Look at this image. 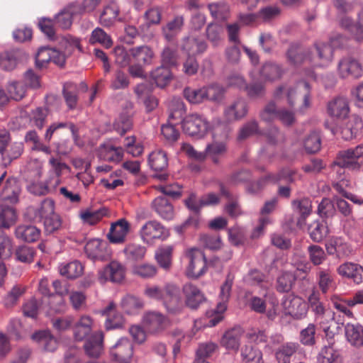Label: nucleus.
I'll list each match as a JSON object with an SVG mask.
<instances>
[{"mask_svg":"<svg viewBox=\"0 0 363 363\" xmlns=\"http://www.w3.org/2000/svg\"><path fill=\"white\" fill-rule=\"evenodd\" d=\"M145 23L140 26L143 31H145L153 25H157L161 21V11L159 8H151L144 14Z\"/></svg>","mask_w":363,"mask_h":363,"instance_id":"62","label":"nucleus"},{"mask_svg":"<svg viewBox=\"0 0 363 363\" xmlns=\"http://www.w3.org/2000/svg\"><path fill=\"white\" fill-rule=\"evenodd\" d=\"M321 318V328L325 334L328 346H325L319 354V363H335L339 357L338 352L332 345L334 342V335L338 328L334 319V313L330 309H324L319 304V318Z\"/></svg>","mask_w":363,"mask_h":363,"instance_id":"1","label":"nucleus"},{"mask_svg":"<svg viewBox=\"0 0 363 363\" xmlns=\"http://www.w3.org/2000/svg\"><path fill=\"white\" fill-rule=\"evenodd\" d=\"M125 277V267L117 261H113L99 272V279L101 283L108 280L119 283Z\"/></svg>","mask_w":363,"mask_h":363,"instance_id":"16","label":"nucleus"},{"mask_svg":"<svg viewBox=\"0 0 363 363\" xmlns=\"http://www.w3.org/2000/svg\"><path fill=\"white\" fill-rule=\"evenodd\" d=\"M131 116L127 113H121L113 123L115 130L121 135L125 134L132 128Z\"/></svg>","mask_w":363,"mask_h":363,"instance_id":"58","label":"nucleus"},{"mask_svg":"<svg viewBox=\"0 0 363 363\" xmlns=\"http://www.w3.org/2000/svg\"><path fill=\"white\" fill-rule=\"evenodd\" d=\"M185 99L191 104H198L206 100L204 87L193 89L186 87L184 89Z\"/></svg>","mask_w":363,"mask_h":363,"instance_id":"60","label":"nucleus"},{"mask_svg":"<svg viewBox=\"0 0 363 363\" xmlns=\"http://www.w3.org/2000/svg\"><path fill=\"white\" fill-rule=\"evenodd\" d=\"M162 65L167 67H172L177 65L179 55L175 47L165 46L161 52Z\"/></svg>","mask_w":363,"mask_h":363,"instance_id":"48","label":"nucleus"},{"mask_svg":"<svg viewBox=\"0 0 363 363\" xmlns=\"http://www.w3.org/2000/svg\"><path fill=\"white\" fill-rule=\"evenodd\" d=\"M104 335L101 331L96 332L89 336L84 345L86 354L90 357H98L103 351Z\"/></svg>","mask_w":363,"mask_h":363,"instance_id":"24","label":"nucleus"},{"mask_svg":"<svg viewBox=\"0 0 363 363\" xmlns=\"http://www.w3.org/2000/svg\"><path fill=\"white\" fill-rule=\"evenodd\" d=\"M89 41L92 45L99 43L106 48L112 45L110 36L101 28L92 30Z\"/></svg>","mask_w":363,"mask_h":363,"instance_id":"54","label":"nucleus"},{"mask_svg":"<svg viewBox=\"0 0 363 363\" xmlns=\"http://www.w3.org/2000/svg\"><path fill=\"white\" fill-rule=\"evenodd\" d=\"M296 277L291 272H285L282 273L278 278L277 282V289L280 292H288L291 290Z\"/></svg>","mask_w":363,"mask_h":363,"instance_id":"63","label":"nucleus"},{"mask_svg":"<svg viewBox=\"0 0 363 363\" xmlns=\"http://www.w3.org/2000/svg\"><path fill=\"white\" fill-rule=\"evenodd\" d=\"M87 257L93 260H104L109 256L107 243L99 239L88 241L84 247Z\"/></svg>","mask_w":363,"mask_h":363,"instance_id":"19","label":"nucleus"},{"mask_svg":"<svg viewBox=\"0 0 363 363\" xmlns=\"http://www.w3.org/2000/svg\"><path fill=\"white\" fill-rule=\"evenodd\" d=\"M294 209L301 215L297 225L301 226L302 220H304L311 212L312 204L309 199L305 198L301 200H294L292 202Z\"/></svg>","mask_w":363,"mask_h":363,"instance_id":"51","label":"nucleus"},{"mask_svg":"<svg viewBox=\"0 0 363 363\" xmlns=\"http://www.w3.org/2000/svg\"><path fill=\"white\" fill-rule=\"evenodd\" d=\"M144 323L150 332L157 333L166 327L167 320L162 314L150 312L144 317Z\"/></svg>","mask_w":363,"mask_h":363,"instance_id":"33","label":"nucleus"},{"mask_svg":"<svg viewBox=\"0 0 363 363\" xmlns=\"http://www.w3.org/2000/svg\"><path fill=\"white\" fill-rule=\"evenodd\" d=\"M363 127V123L358 116L352 115L341 128V135L344 140H350L356 138Z\"/></svg>","mask_w":363,"mask_h":363,"instance_id":"23","label":"nucleus"},{"mask_svg":"<svg viewBox=\"0 0 363 363\" xmlns=\"http://www.w3.org/2000/svg\"><path fill=\"white\" fill-rule=\"evenodd\" d=\"M233 282V278L230 276H228L225 281L221 286L219 294L220 301L217 304L215 311V317L212 318L208 321V325L209 327H213L222 320L223 318L222 314L227 308V301L230 297Z\"/></svg>","mask_w":363,"mask_h":363,"instance_id":"11","label":"nucleus"},{"mask_svg":"<svg viewBox=\"0 0 363 363\" xmlns=\"http://www.w3.org/2000/svg\"><path fill=\"white\" fill-rule=\"evenodd\" d=\"M282 306L286 314L296 319L303 318L307 313V303L298 296L290 295L286 297Z\"/></svg>","mask_w":363,"mask_h":363,"instance_id":"15","label":"nucleus"},{"mask_svg":"<svg viewBox=\"0 0 363 363\" xmlns=\"http://www.w3.org/2000/svg\"><path fill=\"white\" fill-rule=\"evenodd\" d=\"M29 211L33 214V219L41 221L53 215L55 213V203L50 199H44L39 207L30 208Z\"/></svg>","mask_w":363,"mask_h":363,"instance_id":"36","label":"nucleus"},{"mask_svg":"<svg viewBox=\"0 0 363 363\" xmlns=\"http://www.w3.org/2000/svg\"><path fill=\"white\" fill-rule=\"evenodd\" d=\"M180 48L187 56H196L206 50L207 44L198 36L189 34V35L182 38Z\"/></svg>","mask_w":363,"mask_h":363,"instance_id":"17","label":"nucleus"},{"mask_svg":"<svg viewBox=\"0 0 363 363\" xmlns=\"http://www.w3.org/2000/svg\"><path fill=\"white\" fill-rule=\"evenodd\" d=\"M247 112L248 106L245 100L237 99L225 106L223 116L226 122L233 123L242 119Z\"/></svg>","mask_w":363,"mask_h":363,"instance_id":"12","label":"nucleus"},{"mask_svg":"<svg viewBox=\"0 0 363 363\" xmlns=\"http://www.w3.org/2000/svg\"><path fill=\"white\" fill-rule=\"evenodd\" d=\"M106 210L105 208H100L99 210L87 209L82 211L79 213V217L84 223L89 225H94L98 223L105 215Z\"/></svg>","mask_w":363,"mask_h":363,"instance_id":"55","label":"nucleus"},{"mask_svg":"<svg viewBox=\"0 0 363 363\" xmlns=\"http://www.w3.org/2000/svg\"><path fill=\"white\" fill-rule=\"evenodd\" d=\"M99 157L108 162H120L123 157V149L121 147H115L111 143L102 144L98 150Z\"/></svg>","mask_w":363,"mask_h":363,"instance_id":"28","label":"nucleus"},{"mask_svg":"<svg viewBox=\"0 0 363 363\" xmlns=\"http://www.w3.org/2000/svg\"><path fill=\"white\" fill-rule=\"evenodd\" d=\"M121 307L127 313L135 314L143 307V303L138 297L128 294L123 298Z\"/></svg>","mask_w":363,"mask_h":363,"instance_id":"50","label":"nucleus"},{"mask_svg":"<svg viewBox=\"0 0 363 363\" xmlns=\"http://www.w3.org/2000/svg\"><path fill=\"white\" fill-rule=\"evenodd\" d=\"M327 113L333 118L338 119L345 118L350 113L347 99L342 96L333 98L328 103Z\"/></svg>","mask_w":363,"mask_h":363,"instance_id":"18","label":"nucleus"},{"mask_svg":"<svg viewBox=\"0 0 363 363\" xmlns=\"http://www.w3.org/2000/svg\"><path fill=\"white\" fill-rule=\"evenodd\" d=\"M77 86L71 82L66 83L63 88V95L66 104L70 109L76 108L77 103Z\"/></svg>","mask_w":363,"mask_h":363,"instance_id":"61","label":"nucleus"},{"mask_svg":"<svg viewBox=\"0 0 363 363\" xmlns=\"http://www.w3.org/2000/svg\"><path fill=\"white\" fill-rule=\"evenodd\" d=\"M23 149V143L11 142L9 133L0 134V155L4 167L10 165L13 160L21 157Z\"/></svg>","mask_w":363,"mask_h":363,"instance_id":"4","label":"nucleus"},{"mask_svg":"<svg viewBox=\"0 0 363 363\" xmlns=\"http://www.w3.org/2000/svg\"><path fill=\"white\" fill-rule=\"evenodd\" d=\"M151 77L159 87H164L172 79L170 68L164 65L157 67L151 72Z\"/></svg>","mask_w":363,"mask_h":363,"instance_id":"43","label":"nucleus"},{"mask_svg":"<svg viewBox=\"0 0 363 363\" xmlns=\"http://www.w3.org/2000/svg\"><path fill=\"white\" fill-rule=\"evenodd\" d=\"M162 304L169 314L178 315L183 311L184 305L180 295V290L177 286L174 284L165 286Z\"/></svg>","mask_w":363,"mask_h":363,"instance_id":"8","label":"nucleus"},{"mask_svg":"<svg viewBox=\"0 0 363 363\" xmlns=\"http://www.w3.org/2000/svg\"><path fill=\"white\" fill-rule=\"evenodd\" d=\"M337 73L342 79H358L363 75V66L362 62L355 57L347 55L343 57L338 62Z\"/></svg>","mask_w":363,"mask_h":363,"instance_id":"9","label":"nucleus"},{"mask_svg":"<svg viewBox=\"0 0 363 363\" xmlns=\"http://www.w3.org/2000/svg\"><path fill=\"white\" fill-rule=\"evenodd\" d=\"M129 230L130 225L128 222L125 219L121 218L111 224L107 237L111 243H123L125 240Z\"/></svg>","mask_w":363,"mask_h":363,"instance_id":"22","label":"nucleus"},{"mask_svg":"<svg viewBox=\"0 0 363 363\" xmlns=\"http://www.w3.org/2000/svg\"><path fill=\"white\" fill-rule=\"evenodd\" d=\"M220 197L213 192L207 193L198 199L194 194L185 201L186 206L191 211L199 213L205 206H216L220 203Z\"/></svg>","mask_w":363,"mask_h":363,"instance_id":"14","label":"nucleus"},{"mask_svg":"<svg viewBox=\"0 0 363 363\" xmlns=\"http://www.w3.org/2000/svg\"><path fill=\"white\" fill-rule=\"evenodd\" d=\"M337 272L340 275L352 279L357 284L363 282V267L358 264L344 263L338 267Z\"/></svg>","mask_w":363,"mask_h":363,"instance_id":"26","label":"nucleus"},{"mask_svg":"<svg viewBox=\"0 0 363 363\" xmlns=\"http://www.w3.org/2000/svg\"><path fill=\"white\" fill-rule=\"evenodd\" d=\"M59 269L60 274L68 279H75L83 272L82 264L77 260L61 264Z\"/></svg>","mask_w":363,"mask_h":363,"instance_id":"46","label":"nucleus"},{"mask_svg":"<svg viewBox=\"0 0 363 363\" xmlns=\"http://www.w3.org/2000/svg\"><path fill=\"white\" fill-rule=\"evenodd\" d=\"M283 72V69L279 65L267 62L262 67L260 76L267 81H274L279 79Z\"/></svg>","mask_w":363,"mask_h":363,"instance_id":"42","label":"nucleus"},{"mask_svg":"<svg viewBox=\"0 0 363 363\" xmlns=\"http://www.w3.org/2000/svg\"><path fill=\"white\" fill-rule=\"evenodd\" d=\"M15 235L17 239L24 242H33L38 240L40 230L32 225H21L16 228Z\"/></svg>","mask_w":363,"mask_h":363,"instance_id":"37","label":"nucleus"},{"mask_svg":"<svg viewBox=\"0 0 363 363\" xmlns=\"http://www.w3.org/2000/svg\"><path fill=\"white\" fill-rule=\"evenodd\" d=\"M224 27L218 23H210L206 29L208 40L213 47L219 46L223 40Z\"/></svg>","mask_w":363,"mask_h":363,"instance_id":"41","label":"nucleus"},{"mask_svg":"<svg viewBox=\"0 0 363 363\" xmlns=\"http://www.w3.org/2000/svg\"><path fill=\"white\" fill-rule=\"evenodd\" d=\"M182 128L187 135L197 138H203L210 128L209 123L202 115L192 113L182 121Z\"/></svg>","mask_w":363,"mask_h":363,"instance_id":"6","label":"nucleus"},{"mask_svg":"<svg viewBox=\"0 0 363 363\" xmlns=\"http://www.w3.org/2000/svg\"><path fill=\"white\" fill-rule=\"evenodd\" d=\"M185 257L189 264L186 269V274L189 278L198 279L203 276L207 270V262L203 252L196 247L187 249Z\"/></svg>","mask_w":363,"mask_h":363,"instance_id":"3","label":"nucleus"},{"mask_svg":"<svg viewBox=\"0 0 363 363\" xmlns=\"http://www.w3.org/2000/svg\"><path fill=\"white\" fill-rule=\"evenodd\" d=\"M325 249L329 255H335L338 258H343L352 253V248L349 245L343 242L340 238L328 240L325 243Z\"/></svg>","mask_w":363,"mask_h":363,"instance_id":"31","label":"nucleus"},{"mask_svg":"<svg viewBox=\"0 0 363 363\" xmlns=\"http://www.w3.org/2000/svg\"><path fill=\"white\" fill-rule=\"evenodd\" d=\"M240 327H234L225 331L220 339V345L226 350L237 351L240 345L242 335Z\"/></svg>","mask_w":363,"mask_h":363,"instance_id":"25","label":"nucleus"},{"mask_svg":"<svg viewBox=\"0 0 363 363\" xmlns=\"http://www.w3.org/2000/svg\"><path fill=\"white\" fill-rule=\"evenodd\" d=\"M24 139L26 143L30 145L32 150L41 151L47 155L51 153L50 147L41 143L40 138L35 130L28 131Z\"/></svg>","mask_w":363,"mask_h":363,"instance_id":"47","label":"nucleus"},{"mask_svg":"<svg viewBox=\"0 0 363 363\" xmlns=\"http://www.w3.org/2000/svg\"><path fill=\"white\" fill-rule=\"evenodd\" d=\"M21 192L18 182L14 179H8L0 194L2 201L13 204L18 202Z\"/></svg>","mask_w":363,"mask_h":363,"instance_id":"32","label":"nucleus"},{"mask_svg":"<svg viewBox=\"0 0 363 363\" xmlns=\"http://www.w3.org/2000/svg\"><path fill=\"white\" fill-rule=\"evenodd\" d=\"M115 309L116 305L111 302L103 311V314L106 315L105 328L108 330L121 328L124 325L123 316Z\"/></svg>","mask_w":363,"mask_h":363,"instance_id":"27","label":"nucleus"},{"mask_svg":"<svg viewBox=\"0 0 363 363\" xmlns=\"http://www.w3.org/2000/svg\"><path fill=\"white\" fill-rule=\"evenodd\" d=\"M208 8L213 18L218 21H223L228 18L229 6L226 3L223 1L211 3L208 5Z\"/></svg>","mask_w":363,"mask_h":363,"instance_id":"49","label":"nucleus"},{"mask_svg":"<svg viewBox=\"0 0 363 363\" xmlns=\"http://www.w3.org/2000/svg\"><path fill=\"white\" fill-rule=\"evenodd\" d=\"M148 163L150 168L155 172L153 177L163 182L169 177L166 172L168 167V159L167 153L160 149L152 151L148 158Z\"/></svg>","mask_w":363,"mask_h":363,"instance_id":"10","label":"nucleus"},{"mask_svg":"<svg viewBox=\"0 0 363 363\" xmlns=\"http://www.w3.org/2000/svg\"><path fill=\"white\" fill-rule=\"evenodd\" d=\"M332 165L352 171H359L363 166V143L340 151Z\"/></svg>","mask_w":363,"mask_h":363,"instance_id":"2","label":"nucleus"},{"mask_svg":"<svg viewBox=\"0 0 363 363\" xmlns=\"http://www.w3.org/2000/svg\"><path fill=\"white\" fill-rule=\"evenodd\" d=\"M184 26V18L182 16H176L163 27L162 31L165 38L171 40L177 33H179Z\"/></svg>","mask_w":363,"mask_h":363,"instance_id":"45","label":"nucleus"},{"mask_svg":"<svg viewBox=\"0 0 363 363\" xmlns=\"http://www.w3.org/2000/svg\"><path fill=\"white\" fill-rule=\"evenodd\" d=\"M308 89L309 84L305 81H301L294 86L282 85L279 86L274 91V96L276 98H281L285 95L289 104L292 106L297 96L302 95L303 97V106L308 107L309 106L308 99Z\"/></svg>","mask_w":363,"mask_h":363,"instance_id":"5","label":"nucleus"},{"mask_svg":"<svg viewBox=\"0 0 363 363\" xmlns=\"http://www.w3.org/2000/svg\"><path fill=\"white\" fill-rule=\"evenodd\" d=\"M80 8L77 5H71L56 15L55 23L62 29L70 28L72 23V18L77 14Z\"/></svg>","mask_w":363,"mask_h":363,"instance_id":"35","label":"nucleus"},{"mask_svg":"<svg viewBox=\"0 0 363 363\" xmlns=\"http://www.w3.org/2000/svg\"><path fill=\"white\" fill-rule=\"evenodd\" d=\"M347 340L357 347L363 346V327L359 324L347 323L345 326Z\"/></svg>","mask_w":363,"mask_h":363,"instance_id":"40","label":"nucleus"},{"mask_svg":"<svg viewBox=\"0 0 363 363\" xmlns=\"http://www.w3.org/2000/svg\"><path fill=\"white\" fill-rule=\"evenodd\" d=\"M172 245H162L157 249L155 258L161 268L169 270L172 266Z\"/></svg>","mask_w":363,"mask_h":363,"instance_id":"39","label":"nucleus"},{"mask_svg":"<svg viewBox=\"0 0 363 363\" xmlns=\"http://www.w3.org/2000/svg\"><path fill=\"white\" fill-rule=\"evenodd\" d=\"M119 12V8L116 2L111 1L104 9L101 16V23L104 26H109L116 19Z\"/></svg>","mask_w":363,"mask_h":363,"instance_id":"53","label":"nucleus"},{"mask_svg":"<svg viewBox=\"0 0 363 363\" xmlns=\"http://www.w3.org/2000/svg\"><path fill=\"white\" fill-rule=\"evenodd\" d=\"M182 291L186 305L191 309H196L204 301L205 297L201 290L191 283L183 286Z\"/></svg>","mask_w":363,"mask_h":363,"instance_id":"20","label":"nucleus"},{"mask_svg":"<svg viewBox=\"0 0 363 363\" xmlns=\"http://www.w3.org/2000/svg\"><path fill=\"white\" fill-rule=\"evenodd\" d=\"M152 207L164 220H172L174 217L173 206L165 196L155 198L152 203Z\"/></svg>","mask_w":363,"mask_h":363,"instance_id":"29","label":"nucleus"},{"mask_svg":"<svg viewBox=\"0 0 363 363\" xmlns=\"http://www.w3.org/2000/svg\"><path fill=\"white\" fill-rule=\"evenodd\" d=\"M93 320L89 315H82L74 325V337L77 341H82L91 334Z\"/></svg>","mask_w":363,"mask_h":363,"instance_id":"30","label":"nucleus"},{"mask_svg":"<svg viewBox=\"0 0 363 363\" xmlns=\"http://www.w3.org/2000/svg\"><path fill=\"white\" fill-rule=\"evenodd\" d=\"M297 350L295 343L289 342L283 345L276 352V357L279 363H289L291 357Z\"/></svg>","mask_w":363,"mask_h":363,"instance_id":"57","label":"nucleus"},{"mask_svg":"<svg viewBox=\"0 0 363 363\" xmlns=\"http://www.w3.org/2000/svg\"><path fill=\"white\" fill-rule=\"evenodd\" d=\"M32 339L39 347L48 352H53L58 347V341L49 330H39L32 335Z\"/></svg>","mask_w":363,"mask_h":363,"instance_id":"21","label":"nucleus"},{"mask_svg":"<svg viewBox=\"0 0 363 363\" xmlns=\"http://www.w3.org/2000/svg\"><path fill=\"white\" fill-rule=\"evenodd\" d=\"M240 356L242 363H264L262 351L252 344H247L241 347Z\"/></svg>","mask_w":363,"mask_h":363,"instance_id":"34","label":"nucleus"},{"mask_svg":"<svg viewBox=\"0 0 363 363\" xmlns=\"http://www.w3.org/2000/svg\"><path fill=\"white\" fill-rule=\"evenodd\" d=\"M123 252L128 259L138 261L144 258L146 253V248L138 244H130L124 248Z\"/></svg>","mask_w":363,"mask_h":363,"instance_id":"56","label":"nucleus"},{"mask_svg":"<svg viewBox=\"0 0 363 363\" xmlns=\"http://www.w3.org/2000/svg\"><path fill=\"white\" fill-rule=\"evenodd\" d=\"M130 54L137 62H143L145 65L151 63L154 57L153 51L146 45L133 48L130 50Z\"/></svg>","mask_w":363,"mask_h":363,"instance_id":"44","label":"nucleus"},{"mask_svg":"<svg viewBox=\"0 0 363 363\" xmlns=\"http://www.w3.org/2000/svg\"><path fill=\"white\" fill-rule=\"evenodd\" d=\"M115 62L122 67L130 65L133 58L130 52L127 51L123 46H116L113 50Z\"/></svg>","mask_w":363,"mask_h":363,"instance_id":"64","label":"nucleus"},{"mask_svg":"<svg viewBox=\"0 0 363 363\" xmlns=\"http://www.w3.org/2000/svg\"><path fill=\"white\" fill-rule=\"evenodd\" d=\"M284 176H285L284 172H280L277 174H268L266 176H264V177L259 179L258 181L249 184L246 187V190L249 194H257L259 191H260L262 189L264 185L267 182H269L276 183V182H280L281 180L283 179Z\"/></svg>","mask_w":363,"mask_h":363,"instance_id":"38","label":"nucleus"},{"mask_svg":"<svg viewBox=\"0 0 363 363\" xmlns=\"http://www.w3.org/2000/svg\"><path fill=\"white\" fill-rule=\"evenodd\" d=\"M140 234L143 241L148 245H152L156 240H164L169 236V230L155 220L145 223Z\"/></svg>","mask_w":363,"mask_h":363,"instance_id":"7","label":"nucleus"},{"mask_svg":"<svg viewBox=\"0 0 363 363\" xmlns=\"http://www.w3.org/2000/svg\"><path fill=\"white\" fill-rule=\"evenodd\" d=\"M110 353L116 363H130L133 357V345L127 337H121L111 347Z\"/></svg>","mask_w":363,"mask_h":363,"instance_id":"13","label":"nucleus"},{"mask_svg":"<svg viewBox=\"0 0 363 363\" xmlns=\"http://www.w3.org/2000/svg\"><path fill=\"white\" fill-rule=\"evenodd\" d=\"M169 120L180 121L185 114L186 109L183 101L180 98H173L169 104Z\"/></svg>","mask_w":363,"mask_h":363,"instance_id":"52","label":"nucleus"},{"mask_svg":"<svg viewBox=\"0 0 363 363\" xmlns=\"http://www.w3.org/2000/svg\"><path fill=\"white\" fill-rule=\"evenodd\" d=\"M226 151V146L223 142L213 141L208 144L204 152L208 154L213 160L214 163H218V157L223 155Z\"/></svg>","mask_w":363,"mask_h":363,"instance_id":"59","label":"nucleus"}]
</instances>
